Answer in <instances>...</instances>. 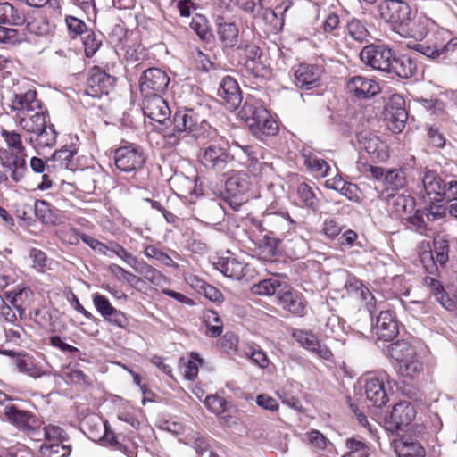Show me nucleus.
<instances>
[{
	"label": "nucleus",
	"instance_id": "f257e3e1",
	"mask_svg": "<svg viewBox=\"0 0 457 457\" xmlns=\"http://www.w3.org/2000/svg\"><path fill=\"white\" fill-rule=\"evenodd\" d=\"M192 135L195 139H213L218 132L208 121L192 109L178 111L173 116V131L165 137L170 145H177L181 134Z\"/></svg>",
	"mask_w": 457,
	"mask_h": 457
},
{
	"label": "nucleus",
	"instance_id": "f03ea898",
	"mask_svg": "<svg viewBox=\"0 0 457 457\" xmlns=\"http://www.w3.org/2000/svg\"><path fill=\"white\" fill-rule=\"evenodd\" d=\"M251 130L256 135L274 136L278 124L270 112L258 101L247 99L241 111Z\"/></svg>",
	"mask_w": 457,
	"mask_h": 457
},
{
	"label": "nucleus",
	"instance_id": "7ed1b4c3",
	"mask_svg": "<svg viewBox=\"0 0 457 457\" xmlns=\"http://www.w3.org/2000/svg\"><path fill=\"white\" fill-rule=\"evenodd\" d=\"M391 358L395 361L398 373L404 378H414L422 370L414 346L406 340H397L388 347Z\"/></svg>",
	"mask_w": 457,
	"mask_h": 457
},
{
	"label": "nucleus",
	"instance_id": "20e7f679",
	"mask_svg": "<svg viewBox=\"0 0 457 457\" xmlns=\"http://www.w3.org/2000/svg\"><path fill=\"white\" fill-rule=\"evenodd\" d=\"M3 414L11 425L28 437L33 439L41 436L44 421L33 411L21 409L14 403H7Z\"/></svg>",
	"mask_w": 457,
	"mask_h": 457
},
{
	"label": "nucleus",
	"instance_id": "39448f33",
	"mask_svg": "<svg viewBox=\"0 0 457 457\" xmlns=\"http://www.w3.org/2000/svg\"><path fill=\"white\" fill-rule=\"evenodd\" d=\"M419 51L432 60L456 63L457 37H452L447 31H437L434 41L419 45Z\"/></svg>",
	"mask_w": 457,
	"mask_h": 457
},
{
	"label": "nucleus",
	"instance_id": "423d86ee",
	"mask_svg": "<svg viewBox=\"0 0 457 457\" xmlns=\"http://www.w3.org/2000/svg\"><path fill=\"white\" fill-rule=\"evenodd\" d=\"M113 159L116 168L127 173L140 170L145 163L142 147L125 140H122L115 149Z\"/></svg>",
	"mask_w": 457,
	"mask_h": 457
},
{
	"label": "nucleus",
	"instance_id": "0eeeda50",
	"mask_svg": "<svg viewBox=\"0 0 457 457\" xmlns=\"http://www.w3.org/2000/svg\"><path fill=\"white\" fill-rule=\"evenodd\" d=\"M229 148L228 142L225 140L212 143L202 149L199 154L200 162L207 170L217 173L223 172L227 166L234 161Z\"/></svg>",
	"mask_w": 457,
	"mask_h": 457
},
{
	"label": "nucleus",
	"instance_id": "6e6552de",
	"mask_svg": "<svg viewBox=\"0 0 457 457\" xmlns=\"http://www.w3.org/2000/svg\"><path fill=\"white\" fill-rule=\"evenodd\" d=\"M379 16L395 28L407 26L412 20L410 5L402 0H384L378 4Z\"/></svg>",
	"mask_w": 457,
	"mask_h": 457
},
{
	"label": "nucleus",
	"instance_id": "1a4fd4ad",
	"mask_svg": "<svg viewBox=\"0 0 457 457\" xmlns=\"http://www.w3.org/2000/svg\"><path fill=\"white\" fill-rule=\"evenodd\" d=\"M253 181L250 176L244 171H237L231 174L225 182L227 193L226 201L228 205L238 210L245 202V195L250 191Z\"/></svg>",
	"mask_w": 457,
	"mask_h": 457
},
{
	"label": "nucleus",
	"instance_id": "9d476101",
	"mask_svg": "<svg viewBox=\"0 0 457 457\" xmlns=\"http://www.w3.org/2000/svg\"><path fill=\"white\" fill-rule=\"evenodd\" d=\"M116 78L98 66L92 67L87 74L85 86V94L100 98L107 96L114 87Z\"/></svg>",
	"mask_w": 457,
	"mask_h": 457
},
{
	"label": "nucleus",
	"instance_id": "9b49d317",
	"mask_svg": "<svg viewBox=\"0 0 457 457\" xmlns=\"http://www.w3.org/2000/svg\"><path fill=\"white\" fill-rule=\"evenodd\" d=\"M393 52L386 46L370 44L364 46L360 52V59L373 70L386 72L389 70L393 58Z\"/></svg>",
	"mask_w": 457,
	"mask_h": 457
},
{
	"label": "nucleus",
	"instance_id": "f8f14e48",
	"mask_svg": "<svg viewBox=\"0 0 457 457\" xmlns=\"http://www.w3.org/2000/svg\"><path fill=\"white\" fill-rule=\"evenodd\" d=\"M170 84V77L160 68H149L144 71L139 80L143 96H155L163 93Z\"/></svg>",
	"mask_w": 457,
	"mask_h": 457
},
{
	"label": "nucleus",
	"instance_id": "ddd939ff",
	"mask_svg": "<svg viewBox=\"0 0 457 457\" xmlns=\"http://www.w3.org/2000/svg\"><path fill=\"white\" fill-rule=\"evenodd\" d=\"M92 301L105 321L120 328H126L129 326V320L126 313L116 309L105 295L96 293L92 295Z\"/></svg>",
	"mask_w": 457,
	"mask_h": 457
},
{
	"label": "nucleus",
	"instance_id": "4468645a",
	"mask_svg": "<svg viewBox=\"0 0 457 457\" xmlns=\"http://www.w3.org/2000/svg\"><path fill=\"white\" fill-rule=\"evenodd\" d=\"M386 384L389 385V375L380 371L366 380L365 394L368 401L375 407L381 408L389 401L386 391Z\"/></svg>",
	"mask_w": 457,
	"mask_h": 457
},
{
	"label": "nucleus",
	"instance_id": "2eb2a0df",
	"mask_svg": "<svg viewBox=\"0 0 457 457\" xmlns=\"http://www.w3.org/2000/svg\"><path fill=\"white\" fill-rule=\"evenodd\" d=\"M416 410L412 403L402 401L394 405L390 415L386 419L387 429L396 432L411 424L416 417Z\"/></svg>",
	"mask_w": 457,
	"mask_h": 457
},
{
	"label": "nucleus",
	"instance_id": "dca6fc26",
	"mask_svg": "<svg viewBox=\"0 0 457 457\" xmlns=\"http://www.w3.org/2000/svg\"><path fill=\"white\" fill-rule=\"evenodd\" d=\"M345 88L350 96L359 100L370 99L381 91L377 80L361 75L351 77L346 82Z\"/></svg>",
	"mask_w": 457,
	"mask_h": 457
},
{
	"label": "nucleus",
	"instance_id": "f3484780",
	"mask_svg": "<svg viewBox=\"0 0 457 457\" xmlns=\"http://www.w3.org/2000/svg\"><path fill=\"white\" fill-rule=\"evenodd\" d=\"M405 102L399 95L391 96L385 110L386 120L390 130L400 133L405 128L408 114L404 107Z\"/></svg>",
	"mask_w": 457,
	"mask_h": 457
},
{
	"label": "nucleus",
	"instance_id": "a211bd4d",
	"mask_svg": "<svg viewBox=\"0 0 457 457\" xmlns=\"http://www.w3.org/2000/svg\"><path fill=\"white\" fill-rule=\"evenodd\" d=\"M10 108L15 112L14 120L31 112L46 109L41 100L37 98L36 90H28L25 93L14 94Z\"/></svg>",
	"mask_w": 457,
	"mask_h": 457
},
{
	"label": "nucleus",
	"instance_id": "6ab92c4d",
	"mask_svg": "<svg viewBox=\"0 0 457 457\" xmlns=\"http://www.w3.org/2000/svg\"><path fill=\"white\" fill-rule=\"evenodd\" d=\"M360 148L364 150L372 162H386L389 158V150L386 142L377 135L361 132L358 135Z\"/></svg>",
	"mask_w": 457,
	"mask_h": 457
},
{
	"label": "nucleus",
	"instance_id": "aec40b11",
	"mask_svg": "<svg viewBox=\"0 0 457 457\" xmlns=\"http://www.w3.org/2000/svg\"><path fill=\"white\" fill-rule=\"evenodd\" d=\"M262 229L271 235H285L296 227V221L294 220L287 212H266L262 220Z\"/></svg>",
	"mask_w": 457,
	"mask_h": 457
},
{
	"label": "nucleus",
	"instance_id": "412c9836",
	"mask_svg": "<svg viewBox=\"0 0 457 457\" xmlns=\"http://www.w3.org/2000/svg\"><path fill=\"white\" fill-rule=\"evenodd\" d=\"M292 336L301 346L314 353L320 358L326 361L332 358V351L326 345L321 344L312 331L296 329L293 332Z\"/></svg>",
	"mask_w": 457,
	"mask_h": 457
},
{
	"label": "nucleus",
	"instance_id": "4be33fe9",
	"mask_svg": "<svg viewBox=\"0 0 457 457\" xmlns=\"http://www.w3.org/2000/svg\"><path fill=\"white\" fill-rule=\"evenodd\" d=\"M218 96L222 104L230 111H236L242 103L241 89L237 81L231 76H225L218 89Z\"/></svg>",
	"mask_w": 457,
	"mask_h": 457
},
{
	"label": "nucleus",
	"instance_id": "5701e85b",
	"mask_svg": "<svg viewBox=\"0 0 457 457\" xmlns=\"http://www.w3.org/2000/svg\"><path fill=\"white\" fill-rule=\"evenodd\" d=\"M27 153H12V151H0V162L3 167L10 172L14 182L21 181L27 172Z\"/></svg>",
	"mask_w": 457,
	"mask_h": 457
},
{
	"label": "nucleus",
	"instance_id": "b1692460",
	"mask_svg": "<svg viewBox=\"0 0 457 457\" xmlns=\"http://www.w3.org/2000/svg\"><path fill=\"white\" fill-rule=\"evenodd\" d=\"M142 109L145 116L160 124L170 117V107L161 95L144 96Z\"/></svg>",
	"mask_w": 457,
	"mask_h": 457
},
{
	"label": "nucleus",
	"instance_id": "393cba45",
	"mask_svg": "<svg viewBox=\"0 0 457 457\" xmlns=\"http://www.w3.org/2000/svg\"><path fill=\"white\" fill-rule=\"evenodd\" d=\"M278 298L285 311L299 317L305 315L307 301L302 293L286 287L278 293Z\"/></svg>",
	"mask_w": 457,
	"mask_h": 457
},
{
	"label": "nucleus",
	"instance_id": "a878e982",
	"mask_svg": "<svg viewBox=\"0 0 457 457\" xmlns=\"http://www.w3.org/2000/svg\"><path fill=\"white\" fill-rule=\"evenodd\" d=\"M376 334L379 340H394L399 334L398 321L392 311H381L377 318Z\"/></svg>",
	"mask_w": 457,
	"mask_h": 457
},
{
	"label": "nucleus",
	"instance_id": "bb28decb",
	"mask_svg": "<svg viewBox=\"0 0 457 457\" xmlns=\"http://www.w3.org/2000/svg\"><path fill=\"white\" fill-rule=\"evenodd\" d=\"M242 150L247 155V161L245 162L246 173L253 179L262 178L268 170L272 168L271 164L260 160V158H263L261 147L246 145L243 146Z\"/></svg>",
	"mask_w": 457,
	"mask_h": 457
},
{
	"label": "nucleus",
	"instance_id": "cd10ccee",
	"mask_svg": "<svg viewBox=\"0 0 457 457\" xmlns=\"http://www.w3.org/2000/svg\"><path fill=\"white\" fill-rule=\"evenodd\" d=\"M422 184L425 193L430 200L436 202H442L444 200L447 185L437 171L433 170H425L422 177Z\"/></svg>",
	"mask_w": 457,
	"mask_h": 457
},
{
	"label": "nucleus",
	"instance_id": "c85d7f7f",
	"mask_svg": "<svg viewBox=\"0 0 457 457\" xmlns=\"http://www.w3.org/2000/svg\"><path fill=\"white\" fill-rule=\"evenodd\" d=\"M320 70L317 65L302 63L295 71V82L302 89H311L319 86Z\"/></svg>",
	"mask_w": 457,
	"mask_h": 457
},
{
	"label": "nucleus",
	"instance_id": "c756f323",
	"mask_svg": "<svg viewBox=\"0 0 457 457\" xmlns=\"http://www.w3.org/2000/svg\"><path fill=\"white\" fill-rule=\"evenodd\" d=\"M244 71L245 78L256 87L266 84L272 74L270 67L265 64L262 60L247 62V64L244 66Z\"/></svg>",
	"mask_w": 457,
	"mask_h": 457
},
{
	"label": "nucleus",
	"instance_id": "7c9ffc66",
	"mask_svg": "<svg viewBox=\"0 0 457 457\" xmlns=\"http://www.w3.org/2000/svg\"><path fill=\"white\" fill-rule=\"evenodd\" d=\"M50 120L48 112L46 109L37 112H31L15 120V122L24 131L29 134L38 132L39 128L43 127Z\"/></svg>",
	"mask_w": 457,
	"mask_h": 457
},
{
	"label": "nucleus",
	"instance_id": "2f4dec72",
	"mask_svg": "<svg viewBox=\"0 0 457 457\" xmlns=\"http://www.w3.org/2000/svg\"><path fill=\"white\" fill-rule=\"evenodd\" d=\"M5 298L18 311L21 318L25 313L26 306L33 300L34 293L29 287H18L4 294Z\"/></svg>",
	"mask_w": 457,
	"mask_h": 457
},
{
	"label": "nucleus",
	"instance_id": "473e14b6",
	"mask_svg": "<svg viewBox=\"0 0 457 457\" xmlns=\"http://www.w3.org/2000/svg\"><path fill=\"white\" fill-rule=\"evenodd\" d=\"M30 135L29 143L36 148L52 147L55 145L57 139L54 126L49 121L39 128L38 132H33Z\"/></svg>",
	"mask_w": 457,
	"mask_h": 457
},
{
	"label": "nucleus",
	"instance_id": "72a5a7b5",
	"mask_svg": "<svg viewBox=\"0 0 457 457\" xmlns=\"http://www.w3.org/2000/svg\"><path fill=\"white\" fill-rule=\"evenodd\" d=\"M384 197L390 203L392 211L402 219L412 213L415 209V199L410 195L390 193Z\"/></svg>",
	"mask_w": 457,
	"mask_h": 457
},
{
	"label": "nucleus",
	"instance_id": "f704fd0d",
	"mask_svg": "<svg viewBox=\"0 0 457 457\" xmlns=\"http://www.w3.org/2000/svg\"><path fill=\"white\" fill-rule=\"evenodd\" d=\"M417 72V64L407 55L395 57L393 55L387 73L395 74L399 78L409 79Z\"/></svg>",
	"mask_w": 457,
	"mask_h": 457
},
{
	"label": "nucleus",
	"instance_id": "c9c22d12",
	"mask_svg": "<svg viewBox=\"0 0 457 457\" xmlns=\"http://www.w3.org/2000/svg\"><path fill=\"white\" fill-rule=\"evenodd\" d=\"M407 184L405 172L402 169H393L386 171L382 181V195H389L390 193L396 194L404 188Z\"/></svg>",
	"mask_w": 457,
	"mask_h": 457
},
{
	"label": "nucleus",
	"instance_id": "e433bc0d",
	"mask_svg": "<svg viewBox=\"0 0 457 457\" xmlns=\"http://www.w3.org/2000/svg\"><path fill=\"white\" fill-rule=\"evenodd\" d=\"M214 266L224 276L233 279L239 280L245 275L246 265L235 258H220Z\"/></svg>",
	"mask_w": 457,
	"mask_h": 457
},
{
	"label": "nucleus",
	"instance_id": "4c0bfd02",
	"mask_svg": "<svg viewBox=\"0 0 457 457\" xmlns=\"http://www.w3.org/2000/svg\"><path fill=\"white\" fill-rule=\"evenodd\" d=\"M423 284L443 306L446 307V303H451L448 294L439 280L438 271H436V275L427 274L423 278Z\"/></svg>",
	"mask_w": 457,
	"mask_h": 457
},
{
	"label": "nucleus",
	"instance_id": "58836bf2",
	"mask_svg": "<svg viewBox=\"0 0 457 457\" xmlns=\"http://www.w3.org/2000/svg\"><path fill=\"white\" fill-rule=\"evenodd\" d=\"M202 319L204 326L206 327V336L210 337H218L222 334L223 321L218 312L212 309H205L203 312Z\"/></svg>",
	"mask_w": 457,
	"mask_h": 457
},
{
	"label": "nucleus",
	"instance_id": "ea45409f",
	"mask_svg": "<svg viewBox=\"0 0 457 457\" xmlns=\"http://www.w3.org/2000/svg\"><path fill=\"white\" fill-rule=\"evenodd\" d=\"M395 450L398 457H424L425 449L417 441L403 438L395 443Z\"/></svg>",
	"mask_w": 457,
	"mask_h": 457
},
{
	"label": "nucleus",
	"instance_id": "a19ab883",
	"mask_svg": "<svg viewBox=\"0 0 457 457\" xmlns=\"http://www.w3.org/2000/svg\"><path fill=\"white\" fill-rule=\"evenodd\" d=\"M45 439V443L53 444H67L69 441V435L61 427L56 425H46L42 426L41 436L33 438L35 441H41Z\"/></svg>",
	"mask_w": 457,
	"mask_h": 457
},
{
	"label": "nucleus",
	"instance_id": "79ce46f5",
	"mask_svg": "<svg viewBox=\"0 0 457 457\" xmlns=\"http://www.w3.org/2000/svg\"><path fill=\"white\" fill-rule=\"evenodd\" d=\"M77 154L75 147H62L54 153L53 160L59 162L61 168L74 171L79 169L76 162Z\"/></svg>",
	"mask_w": 457,
	"mask_h": 457
},
{
	"label": "nucleus",
	"instance_id": "37998d69",
	"mask_svg": "<svg viewBox=\"0 0 457 457\" xmlns=\"http://www.w3.org/2000/svg\"><path fill=\"white\" fill-rule=\"evenodd\" d=\"M133 269L136 272L142 275L145 279L155 286H160L166 278L160 270L148 264L144 260H139Z\"/></svg>",
	"mask_w": 457,
	"mask_h": 457
},
{
	"label": "nucleus",
	"instance_id": "c03bdc74",
	"mask_svg": "<svg viewBox=\"0 0 457 457\" xmlns=\"http://www.w3.org/2000/svg\"><path fill=\"white\" fill-rule=\"evenodd\" d=\"M218 36L225 47H234L238 42V29L232 22L220 23Z\"/></svg>",
	"mask_w": 457,
	"mask_h": 457
},
{
	"label": "nucleus",
	"instance_id": "a18cd8bd",
	"mask_svg": "<svg viewBox=\"0 0 457 457\" xmlns=\"http://www.w3.org/2000/svg\"><path fill=\"white\" fill-rule=\"evenodd\" d=\"M346 35L345 39L349 38L356 41L358 43L367 42L370 37V33L365 26L361 21L353 19L348 21L345 28Z\"/></svg>",
	"mask_w": 457,
	"mask_h": 457
},
{
	"label": "nucleus",
	"instance_id": "49530a36",
	"mask_svg": "<svg viewBox=\"0 0 457 457\" xmlns=\"http://www.w3.org/2000/svg\"><path fill=\"white\" fill-rule=\"evenodd\" d=\"M104 440L109 444V445L114 447L125 453L128 457H136L137 452L136 447L131 445L129 448L123 441L119 440V436L109 428L107 422H104Z\"/></svg>",
	"mask_w": 457,
	"mask_h": 457
},
{
	"label": "nucleus",
	"instance_id": "de8ad7c7",
	"mask_svg": "<svg viewBox=\"0 0 457 457\" xmlns=\"http://www.w3.org/2000/svg\"><path fill=\"white\" fill-rule=\"evenodd\" d=\"M345 289L350 295L356 297L361 302H366L367 304H370V300H374L370 290L357 278L348 280L345 283Z\"/></svg>",
	"mask_w": 457,
	"mask_h": 457
},
{
	"label": "nucleus",
	"instance_id": "09e8293b",
	"mask_svg": "<svg viewBox=\"0 0 457 457\" xmlns=\"http://www.w3.org/2000/svg\"><path fill=\"white\" fill-rule=\"evenodd\" d=\"M1 137L4 140L7 149L0 151H12V153H26V148L22 143L21 135L14 130L1 129Z\"/></svg>",
	"mask_w": 457,
	"mask_h": 457
},
{
	"label": "nucleus",
	"instance_id": "8fccbe9b",
	"mask_svg": "<svg viewBox=\"0 0 457 457\" xmlns=\"http://www.w3.org/2000/svg\"><path fill=\"white\" fill-rule=\"evenodd\" d=\"M303 157L304 165L312 172H314L320 177H326L328 175L330 167L324 159L320 158L316 154L312 153L303 154Z\"/></svg>",
	"mask_w": 457,
	"mask_h": 457
},
{
	"label": "nucleus",
	"instance_id": "3c124183",
	"mask_svg": "<svg viewBox=\"0 0 457 457\" xmlns=\"http://www.w3.org/2000/svg\"><path fill=\"white\" fill-rule=\"evenodd\" d=\"M240 62L243 66L249 62H257L262 60V51L260 46L254 43L241 44L238 46Z\"/></svg>",
	"mask_w": 457,
	"mask_h": 457
},
{
	"label": "nucleus",
	"instance_id": "603ef678",
	"mask_svg": "<svg viewBox=\"0 0 457 457\" xmlns=\"http://www.w3.org/2000/svg\"><path fill=\"white\" fill-rule=\"evenodd\" d=\"M72 447L70 444L44 443L40 447L42 457H68Z\"/></svg>",
	"mask_w": 457,
	"mask_h": 457
},
{
	"label": "nucleus",
	"instance_id": "864d4df0",
	"mask_svg": "<svg viewBox=\"0 0 457 457\" xmlns=\"http://www.w3.org/2000/svg\"><path fill=\"white\" fill-rule=\"evenodd\" d=\"M245 356L253 364L264 369L270 364L266 353L258 345H248L244 350Z\"/></svg>",
	"mask_w": 457,
	"mask_h": 457
},
{
	"label": "nucleus",
	"instance_id": "5fc2aeb1",
	"mask_svg": "<svg viewBox=\"0 0 457 457\" xmlns=\"http://www.w3.org/2000/svg\"><path fill=\"white\" fill-rule=\"evenodd\" d=\"M346 452L341 457H369L370 448L366 443L348 438L345 441Z\"/></svg>",
	"mask_w": 457,
	"mask_h": 457
},
{
	"label": "nucleus",
	"instance_id": "6e6d98bb",
	"mask_svg": "<svg viewBox=\"0 0 457 457\" xmlns=\"http://www.w3.org/2000/svg\"><path fill=\"white\" fill-rule=\"evenodd\" d=\"M281 287V282L277 278H268L255 283L251 287V292L253 295H273L278 289Z\"/></svg>",
	"mask_w": 457,
	"mask_h": 457
},
{
	"label": "nucleus",
	"instance_id": "4d7b16f0",
	"mask_svg": "<svg viewBox=\"0 0 457 457\" xmlns=\"http://www.w3.org/2000/svg\"><path fill=\"white\" fill-rule=\"evenodd\" d=\"M296 191L299 199L306 207L313 211L317 210L319 206V199L310 185L305 182L300 183Z\"/></svg>",
	"mask_w": 457,
	"mask_h": 457
},
{
	"label": "nucleus",
	"instance_id": "13d9d810",
	"mask_svg": "<svg viewBox=\"0 0 457 457\" xmlns=\"http://www.w3.org/2000/svg\"><path fill=\"white\" fill-rule=\"evenodd\" d=\"M191 60L194 67L204 72H208L215 68L214 62L211 60L210 56L199 48L191 51Z\"/></svg>",
	"mask_w": 457,
	"mask_h": 457
},
{
	"label": "nucleus",
	"instance_id": "bf43d9fd",
	"mask_svg": "<svg viewBox=\"0 0 457 457\" xmlns=\"http://www.w3.org/2000/svg\"><path fill=\"white\" fill-rule=\"evenodd\" d=\"M280 240L275 237L265 236L259 246L260 257L267 262L273 261L277 254V249Z\"/></svg>",
	"mask_w": 457,
	"mask_h": 457
},
{
	"label": "nucleus",
	"instance_id": "052dcab7",
	"mask_svg": "<svg viewBox=\"0 0 457 457\" xmlns=\"http://www.w3.org/2000/svg\"><path fill=\"white\" fill-rule=\"evenodd\" d=\"M306 443L317 451H324L331 444L329 439L318 429H311L305 433Z\"/></svg>",
	"mask_w": 457,
	"mask_h": 457
},
{
	"label": "nucleus",
	"instance_id": "680f3d73",
	"mask_svg": "<svg viewBox=\"0 0 457 457\" xmlns=\"http://www.w3.org/2000/svg\"><path fill=\"white\" fill-rule=\"evenodd\" d=\"M290 7V4H287L284 8L282 6H277L274 10L266 9L264 12V19L269 21L273 29L280 30L284 26L283 13L286 12Z\"/></svg>",
	"mask_w": 457,
	"mask_h": 457
},
{
	"label": "nucleus",
	"instance_id": "e2e57ef3",
	"mask_svg": "<svg viewBox=\"0 0 457 457\" xmlns=\"http://www.w3.org/2000/svg\"><path fill=\"white\" fill-rule=\"evenodd\" d=\"M16 366L19 371L37 378L40 376V370L35 364L33 357L29 354H19L16 359Z\"/></svg>",
	"mask_w": 457,
	"mask_h": 457
},
{
	"label": "nucleus",
	"instance_id": "0e129e2a",
	"mask_svg": "<svg viewBox=\"0 0 457 457\" xmlns=\"http://www.w3.org/2000/svg\"><path fill=\"white\" fill-rule=\"evenodd\" d=\"M65 23L68 29L69 36L74 39L84 35L89 29L86 22L73 15L65 17Z\"/></svg>",
	"mask_w": 457,
	"mask_h": 457
},
{
	"label": "nucleus",
	"instance_id": "69168bd1",
	"mask_svg": "<svg viewBox=\"0 0 457 457\" xmlns=\"http://www.w3.org/2000/svg\"><path fill=\"white\" fill-rule=\"evenodd\" d=\"M322 30L327 37H337L341 31L339 16L335 12L328 14L322 21Z\"/></svg>",
	"mask_w": 457,
	"mask_h": 457
},
{
	"label": "nucleus",
	"instance_id": "338daca9",
	"mask_svg": "<svg viewBox=\"0 0 457 457\" xmlns=\"http://www.w3.org/2000/svg\"><path fill=\"white\" fill-rule=\"evenodd\" d=\"M25 39V33L16 29L0 26V43L13 46Z\"/></svg>",
	"mask_w": 457,
	"mask_h": 457
},
{
	"label": "nucleus",
	"instance_id": "774afa93",
	"mask_svg": "<svg viewBox=\"0 0 457 457\" xmlns=\"http://www.w3.org/2000/svg\"><path fill=\"white\" fill-rule=\"evenodd\" d=\"M85 34L86 36L83 37L85 54L87 57H92L100 48L102 40L92 29H88Z\"/></svg>",
	"mask_w": 457,
	"mask_h": 457
}]
</instances>
